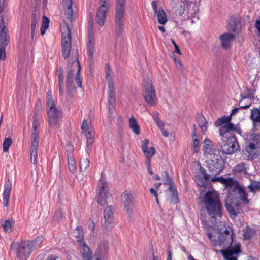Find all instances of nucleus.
Segmentation results:
<instances>
[{
    "instance_id": "79ce46f5",
    "label": "nucleus",
    "mask_w": 260,
    "mask_h": 260,
    "mask_svg": "<svg viewBox=\"0 0 260 260\" xmlns=\"http://www.w3.org/2000/svg\"><path fill=\"white\" fill-rule=\"evenodd\" d=\"M233 172L235 174L244 173L245 172V164L241 162L236 165L233 169Z\"/></svg>"
},
{
    "instance_id": "4d7b16f0",
    "label": "nucleus",
    "mask_w": 260,
    "mask_h": 260,
    "mask_svg": "<svg viewBox=\"0 0 260 260\" xmlns=\"http://www.w3.org/2000/svg\"><path fill=\"white\" fill-rule=\"evenodd\" d=\"M146 165L147 166V169L148 170V172L150 174L152 175L153 172L151 169V161H146Z\"/></svg>"
},
{
    "instance_id": "a211bd4d",
    "label": "nucleus",
    "mask_w": 260,
    "mask_h": 260,
    "mask_svg": "<svg viewBox=\"0 0 260 260\" xmlns=\"http://www.w3.org/2000/svg\"><path fill=\"white\" fill-rule=\"evenodd\" d=\"M133 196L131 193H123L121 195V201L124 205V210L131 216L133 214L134 206Z\"/></svg>"
},
{
    "instance_id": "58836bf2",
    "label": "nucleus",
    "mask_w": 260,
    "mask_h": 260,
    "mask_svg": "<svg viewBox=\"0 0 260 260\" xmlns=\"http://www.w3.org/2000/svg\"><path fill=\"white\" fill-rule=\"evenodd\" d=\"M13 225V220L10 219L6 220L2 223V226L4 231L6 232L9 233L12 232Z\"/></svg>"
},
{
    "instance_id": "4be33fe9",
    "label": "nucleus",
    "mask_w": 260,
    "mask_h": 260,
    "mask_svg": "<svg viewBox=\"0 0 260 260\" xmlns=\"http://www.w3.org/2000/svg\"><path fill=\"white\" fill-rule=\"evenodd\" d=\"M204 153L207 158L217 154L216 150L213 148V144L210 139L208 138L205 139L204 141Z\"/></svg>"
},
{
    "instance_id": "bf43d9fd",
    "label": "nucleus",
    "mask_w": 260,
    "mask_h": 260,
    "mask_svg": "<svg viewBox=\"0 0 260 260\" xmlns=\"http://www.w3.org/2000/svg\"><path fill=\"white\" fill-rule=\"evenodd\" d=\"M255 26L260 34V19L256 20L255 24Z\"/></svg>"
},
{
    "instance_id": "680f3d73",
    "label": "nucleus",
    "mask_w": 260,
    "mask_h": 260,
    "mask_svg": "<svg viewBox=\"0 0 260 260\" xmlns=\"http://www.w3.org/2000/svg\"><path fill=\"white\" fill-rule=\"evenodd\" d=\"M4 2V0H0V13H2L5 9Z\"/></svg>"
},
{
    "instance_id": "20e7f679",
    "label": "nucleus",
    "mask_w": 260,
    "mask_h": 260,
    "mask_svg": "<svg viewBox=\"0 0 260 260\" xmlns=\"http://www.w3.org/2000/svg\"><path fill=\"white\" fill-rule=\"evenodd\" d=\"M201 202L209 215L214 218L221 217L222 204L217 191L215 190L208 191L202 197Z\"/></svg>"
},
{
    "instance_id": "ea45409f",
    "label": "nucleus",
    "mask_w": 260,
    "mask_h": 260,
    "mask_svg": "<svg viewBox=\"0 0 260 260\" xmlns=\"http://www.w3.org/2000/svg\"><path fill=\"white\" fill-rule=\"evenodd\" d=\"M145 156H146V161H151V159L155 153V149L153 147H151L149 148V149L146 150V151L143 152Z\"/></svg>"
},
{
    "instance_id": "423d86ee",
    "label": "nucleus",
    "mask_w": 260,
    "mask_h": 260,
    "mask_svg": "<svg viewBox=\"0 0 260 260\" xmlns=\"http://www.w3.org/2000/svg\"><path fill=\"white\" fill-rule=\"evenodd\" d=\"M77 68V71L72 69L69 71L67 77V89L69 95L72 96L76 92L77 87L82 88V83L80 77V64L77 56L74 62Z\"/></svg>"
},
{
    "instance_id": "393cba45",
    "label": "nucleus",
    "mask_w": 260,
    "mask_h": 260,
    "mask_svg": "<svg viewBox=\"0 0 260 260\" xmlns=\"http://www.w3.org/2000/svg\"><path fill=\"white\" fill-rule=\"evenodd\" d=\"M260 148V141L257 138H254L253 142L250 143L249 145L246 148V152L248 153L247 159H250L254 157V151L257 149Z\"/></svg>"
},
{
    "instance_id": "864d4df0",
    "label": "nucleus",
    "mask_w": 260,
    "mask_h": 260,
    "mask_svg": "<svg viewBox=\"0 0 260 260\" xmlns=\"http://www.w3.org/2000/svg\"><path fill=\"white\" fill-rule=\"evenodd\" d=\"M149 143V141L148 139H145L142 143V148L143 152L146 151L147 149H149L148 147V145Z\"/></svg>"
},
{
    "instance_id": "412c9836",
    "label": "nucleus",
    "mask_w": 260,
    "mask_h": 260,
    "mask_svg": "<svg viewBox=\"0 0 260 260\" xmlns=\"http://www.w3.org/2000/svg\"><path fill=\"white\" fill-rule=\"evenodd\" d=\"M78 248L82 258L83 260L92 259V252L86 242L79 245Z\"/></svg>"
},
{
    "instance_id": "774afa93",
    "label": "nucleus",
    "mask_w": 260,
    "mask_h": 260,
    "mask_svg": "<svg viewBox=\"0 0 260 260\" xmlns=\"http://www.w3.org/2000/svg\"><path fill=\"white\" fill-rule=\"evenodd\" d=\"M157 126L159 127L160 129H162L164 127V123L162 121H160L159 122L156 123Z\"/></svg>"
},
{
    "instance_id": "e433bc0d",
    "label": "nucleus",
    "mask_w": 260,
    "mask_h": 260,
    "mask_svg": "<svg viewBox=\"0 0 260 260\" xmlns=\"http://www.w3.org/2000/svg\"><path fill=\"white\" fill-rule=\"evenodd\" d=\"M241 96L242 98L240 101V103L242 104L243 102H244L245 100H249L253 97V91L250 89H246L241 94Z\"/></svg>"
},
{
    "instance_id": "0e129e2a",
    "label": "nucleus",
    "mask_w": 260,
    "mask_h": 260,
    "mask_svg": "<svg viewBox=\"0 0 260 260\" xmlns=\"http://www.w3.org/2000/svg\"><path fill=\"white\" fill-rule=\"evenodd\" d=\"M167 260H172V253L169 249L168 251V257Z\"/></svg>"
},
{
    "instance_id": "13d9d810",
    "label": "nucleus",
    "mask_w": 260,
    "mask_h": 260,
    "mask_svg": "<svg viewBox=\"0 0 260 260\" xmlns=\"http://www.w3.org/2000/svg\"><path fill=\"white\" fill-rule=\"evenodd\" d=\"M88 228L92 231L94 230L95 229V224L94 222L92 220H89L88 223Z\"/></svg>"
},
{
    "instance_id": "39448f33",
    "label": "nucleus",
    "mask_w": 260,
    "mask_h": 260,
    "mask_svg": "<svg viewBox=\"0 0 260 260\" xmlns=\"http://www.w3.org/2000/svg\"><path fill=\"white\" fill-rule=\"evenodd\" d=\"M40 244L39 240L24 241L20 243L12 242L11 248L15 251L20 260H27L32 251Z\"/></svg>"
},
{
    "instance_id": "1a4fd4ad",
    "label": "nucleus",
    "mask_w": 260,
    "mask_h": 260,
    "mask_svg": "<svg viewBox=\"0 0 260 260\" xmlns=\"http://www.w3.org/2000/svg\"><path fill=\"white\" fill-rule=\"evenodd\" d=\"M143 96L146 102L150 106L156 103L155 90L150 78L147 77L142 84Z\"/></svg>"
},
{
    "instance_id": "5fc2aeb1",
    "label": "nucleus",
    "mask_w": 260,
    "mask_h": 260,
    "mask_svg": "<svg viewBox=\"0 0 260 260\" xmlns=\"http://www.w3.org/2000/svg\"><path fill=\"white\" fill-rule=\"evenodd\" d=\"M175 63L177 69H178L180 71L183 70L184 66L180 60L175 59Z\"/></svg>"
},
{
    "instance_id": "4c0bfd02",
    "label": "nucleus",
    "mask_w": 260,
    "mask_h": 260,
    "mask_svg": "<svg viewBox=\"0 0 260 260\" xmlns=\"http://www.w3.org/2000/svg\"><path fill=\"white\" fill-rule=\"evenodd\" d=\"M49 24V19L45 15H44L42 18V26L41 27V34L44 35L45 33L46 30L48 28Z\"/></svg>"
},
{
    "instance_id": "3c124183",
    "label": "nucleus",
    "mask_w": 260,
    "mask_h": 260,
    "mask_svg": "<svg viewBox=\"0 0 260 260\" xmlns=\"http://www.w3.org/2000/svg\"><path fill=\"white\" fill-rule=\"evenodd\" d=\"M251 105V102H249L247 105H241L239 108H234L233 110H232V111L231 113V115H235V114H236L239 109H247L248 108H249Z\"/></svg>"
},
{
    "instance_id": "c85d7f7f",
    "label": "nucleus",
    "mask_w": 260,
    "mask_h": 260,
    "mask_svg": "<svg viewBox=\"0 0 260 260\" xmlns=\"http://www.w3.org/2000/svg\"><path fill=\"white\" fill-rule=\"evenodd\" d=\"M38 142L32 141L30 148V161L35 165L37 162Z\"/></svg>"
},
{
    "instance_id": "603ef678",
    "label": "nucleus",
    "mask_w": 260,
    "mask_h": 260,
    "mask_svg": "<svg viewBox=\"0 0 260 260\" xmlns=\"http://www.w3.org/2000/svg\"><path fill=\"white\" fill-rule=\"evenodd\" d=\"M253 230L250 227H247L244 231L243 237L245 239H249L251 238Z\"/></svg>"
},
{
    "instance_id": "a19ab883",
    "label": "nucleus",
    "mask_w": 260,
    "mask_h": 260,
    "mask_svg": "<svg viewBox=\"0 0 260 260\" xmlns=\"http://www.w3.org/2000/svg\"><path fill=\"white\" fill-rule=\"evenodd\" d=\"M108 248V242L107 241H104L103 243H101L98 247V252L99 254L102 256L106 254Z\"/></svg>"
},
{
    "instance_id": "0eeeda50",
    "label": "nucleus",
    "mask_w": 260,
    "mask_h": 260,
    "mask_svg": "<svg viewBox=\"0 0 260 260\" xmlns=\"http://www.w3.org/2000/svg\"><path fill=\"white\" fill-rule=\"evenodd\" d=\"M125 0H116L115 14V32L121 36L124 32L125 25Z\"/></svg>"
},
{
    "instance_id": "9b49d317",
    "label": "nucleus",
    "mask_w": 260,
    "mask_h": 260,
    "mask_svg": "<svg viewBox=\"0 0 260 260\" xmlns=\"http://www.w3.org/2000/svg\"><path fill=\"white\" fill-rule=\"evenodd\" d=\"M46 109L50 127L57 128L62 121V112L58 110L55 105L47 107Z\"/></svg>"
},
{
    "instance_id": "7c9ffc66",
    "label": "nucleus",
    "mask_w": 260,
    "mask_h": 260,
    "mask_svg": "<svg viewBox=\"0 0 260 260\" xmlns=\"http://www.w3.org/2000/svg\"><path fill=\"white\" fill-rule=\"evenodd\" d=\"M197 118L198 125L200 127L202 132L205 133L208 128L206 119L201 114H198Z\"/></svg>"
},
{
    "instance_id": "052dcab7",
    "label": "nucleus",
    "mask_w": 260,
    "mask_h": 260,
    "mask_svg": "<svg viewBox=\"0 0 260 260\" xmlns=\"http://www.w3.org/2000/svg\"><path fill=\"white\" fill-rule=\"evenodd\" d=\"M37 128H36V129L34 128V132L32 133L34 140L32 141H37V138L38 137V132L37 131Z\"/></svg>"
},
{
    "instance_id": "a18cd8bd",
    "label": "nucleus",
    "mask_w": 260,
    "mask_h": 260,
    "mask_svg": "<svg viewBox=\"0 0 260 260\" xmlns=\"http://www.w3.org/2000/svg\"><path fill=\"white\" fill-rule=\"evenodd\" d=\"M12 143V139L10 138H6L3 144V150L4 152H8L9 148Z\"/></svg>"
},
{
    "instance_id": "b1692460",
    "label": "nucleus",
    "mask_w": 260,
    "mask_h": 260,
    "mask_svg": "<svg viewBox=\"0 0 260 260\" xmlns=\"http://www.w3.org/2000/svg\"><path fill=\"white\" fill-rule=\"evenodd\" d=\"M67 147V157L69 169L72 173H74L76 172L77 168L75 160L73 154V149L72 146H68Z\"/></svg>"
},
{
    "instance_id": "2f4dec72",
    "label": "nucleus",
    "mask_w": 260,
    "mask_h": 260,
    "mask_svg": "<svg viewBox=\"0 0 260 260\" xmlns=\"http://www.w3.org/2000/svg\"><path fill=\"white\" fill-rule=\"evenodd\" d=\"M129 126L135 134L139 135L140 134V127L133 116H131L129 119Z\"/></svg>"
},
{
    "instance_id": "37998d69",
    "label": "nucleus",
    "mask_w": 260,
    "mask_h": 260,
    "mask_svg": "<svg viewBox=\"0 0 260 260\" xmlns=\"http://www.w3.org/2000/svg\"><path fill=\"white\" fill-rule=\"evenodd\" d=\"M192 139H193V144H192V147H193V151L194 153H197L198 152V148L199 147V139H198V136L197 134L196 133H193L192 134Z\"/></svg>"
},
{
    "instance_id": "9d476101",
    "label": "nucleus",
    "mask_w": 260,
    "mask_h": 260,
    "mask_svg": "<svg viewBox=\"0 0 260 260\" xmlns=\"http://www.w3.org/2000/svg\"><path fill=\"white\" fill-rule=\"evenodd\" d=\"M207 162L209 172L214 176L222 172L225 165L223 158L219 154L207 158Z\"/></svg>"
},
{
    "instance_id": "8fccbe9b",
    "label": "nucleus",
    "mask_w": 260,
    "mask_h": 260,
    "mask_svg": "<svg viewBox=\"0 0 260 260\" xmlns=\"http://www.w3.org/2000/svg\"><path fill=\"white\" fill-rule=\"evenodd\" d=\"M47 107L55 105L52 98V92L49 90L47 93Z\"/></svg>"
},
{
    "instance_id": "72a5a7b5",
    "label": "nucleus",
    "mask_w": 260,
    "mask_h": 260,
    "mask_svg": "<svg viewBox=\"0 0 260 260\" xmlns=\"http://www.w3.org/2000/svg\"><path fill=\"white\" fill-rule=\"evenodd\" d=\"M231 120V116H224L222 117L218 118L216 120V121L215 122L214 124H215V126H216V127L220 126V128L221 126H222L225 124L231 123L230 122Z\"/></svg>"
},
{
    "instance_id": "ddd939ff",
    "label": "nucleus",
    "mask_w": 260,
    "mask_h": 260,
    "mask_svg": "<svg viewBox=\"0 0 260 260\" xmlns=\"http://www.w3.org/2000/svg\"><path fill=\"white\" fill-rule=\"evenodd\" d=\"M82 133L86 138V149L87 152L89 154L91 150L92 145L95 135L94 129L90 121L84 119L81 125Z\"/></svg>"
},
{
    "instance_id": "09e8293b",
    "label": "nucleus",
    "mask_w": 260,
    "mask_h": 260,
    "mask_svg": "<svg viewBox=\"0 0 260 260\" xmlns=\"http://www.w3.org/2000/svg\"><path fill=\"white\" fill-rule=\"evenodd\" d=\"M57 76L58 79V87L59 88V95L62 96L63 94V91L61 89V83L63 82V76L61 72H58Z\"/></svg>"
},
{
    "instance_id": "bb28decb",
    "label": "nucleus",
    "mask_w": 260,
    "mask_h": 260,
    "mask_svg": "<svg viewBox=\"0 0 260 260\" xmlns=\"http://www.w3.org/2000/svg\"><path fill=\"white\" fill-rule=\"evenodd\" d=\"M175 13L179 16L185 14L186 2L182 0H174V3L172 4Z\"/></svg>"
},
{
    "instance_id": "473e14b6",
    "label": "nucleus",
    "mask_w": 260,
    "mask_h": 260,
    "mask_svg": "<svg viewBox=\"0 0 260 260\" xmlns=\"http://www.w3.org/2000/svg\"><path fill=\"white\" fill-rule=\"evenodd\" d=\"M75 237L77 238V241L78 245L82 244V243H85L83 240L84 235L83 232V228L81 226H78L75 231Z\"/></svg>"
},
{
    "instance_id": "f257e3e1",
    "label": "nucleus",
    "mask_w": 260,
    "mask_h": 260,
    "mask_svg": "<svg viewBox=\"0 0 260 260\" xmlns=\"http://www.w3.org/2000/svg\"><path fill=\"white\" fill-rule=\"evenodd\" d=\"M200 171L203 177L197 176L196 177V182L199 186L205 187L208 181L218 182L223 184L225 188L228 189L225 206L231 217L235 218L237 215L235 208L238 213L248 210L247 205L250 203V200L248 198V195L246 191V188L240 184L235 178H225L222 176L211 177L212 175L208 174L206 170L203 168H201Z\"/></svg>"
},
{
    "instance_id": "4468645a",
    "label": "nucleus",
    "mask_w": 260,
    "mask_h": 260,
    "mask_svg": "<svg viewBox=\"0 0 260 260\" xmlns=\"http://www.w3.org/2000/svg\"><path fill=\"white\" fill-rule=\"evenodd\" d=\"M62 33V54L64 58L68 57L71 50V34L69 25L66 23L61 27Z\"/></svg>"
},
{
    "instance_id": "c756f323",
    "label": "nucleus",
    "mask_w": 260,
    "mask_h": 260,
    "mask_svg": "<svg viewBox=\"0 0 260 260\" xmlns=\"http://www.w3.org/2000/svg\"><path fill=\"white\" fill-rule=\"evenodd\" d=\"M9 39L8 30L4 26L3 27L0 32L1 46L2 48H5L7 46L9 43Z\"/></svg>"
},
{
    "instance_id": "5701e85b",
    "label": "nucleus",
    "mask_w": 260,
    "mask_h": 260,
    "mask_svg": "<svg viewBox=\"0 0 260 260\" xmlns=\"http://www.w3.org/2000/svg\"><path fill=\"white\" fill-rule=\"evenodd\" d=\"M72 5L73 0H63L65 15L67 19L70 22H71L74 19Z\"/></svg>"
},
{
    "instance_id": "f704fd0d",
    "label": "nucleus",
    "mask_w": 260,
    "mask_h": 260,
    "mask_svg": "<svg viewBox=\"0 0 260 260\" xmlns=\"http://www.w3.org/2000/svg\"><path fill=\"white\" fill-rule=\"evenodd\" d=\"M250 117L254 124L260 123V110L258 108L251 109Z\"/></svg>"
},
{
    "instance_id": "a878e982",
    "label": "nucleus",
    "mask_w": 260,
    "mask_h": 260,
    "mask_svg": "<svg viewBox=\"0 0 260 260\" xmlns=\"http://www.w3.org/2000/svg\"><path fill=\"white\" fill-rule=\"evenodd\" d=\"M221 45L224 49H227L231 46V43L235 39V36L232 33H225L220 37Z\"/></svg>"
},
{
    "instance_id": "6e6d98bb",
    "label": "nucleus",
    "mask_w": 260,
    "mask_h": 260,
    "mask_svg": "<svg viewBox=\"0 0 260 260\" xmlns=\"http://www.w3.org/2000/svg\"><path fill=\"white\" fill-rule=\"evenodd\" d=\"M5 48H2L1 46L0 47V60H4L6 58V53L5 51Z\"/></svg>"
},
{
    "instance_id": "49530a36",
    "label": "nucleus",
    "mask_w": 260,
    "mask_h": 260,
    "mask_svg": "<svg viewBox=\"0 0 260 260\" xmlns=\"http://www.w3.org/2000/svg\"><path fill=\"white\" fill-rule=\"evenodd\" d=\"M31 36L32 39L34 38L35 34L36 26L37 23L36 19V14H34L31 18Z\"/></svg>"
},
{
    "instance_id": "f8f14e48",
    "label": "nucleus",
    "mask_w": 260,
    "mask_h": 260,
    "mask_svg": "<svg viewBox=\"0 0 260 260\" xmlns=\"http://www.w3.org/2000/svg\"><path fill=\"white\" fill-rule=\"evenodd\" d=\"M97 192V202L101 206L106 205L107 199L110 196L109 187L105 178L102 175L98 184Z\"/></svg>"
},
{
    "instance_id": "de8ad7c7",
    "label": "nucleus",
    "mask_w": 260,
    "mask_h": 260,
    "mask_svg": "<svg viewBox=\"0 0 260 260\" xmlns=\"http://www.w3.org/2000/svg\"><path fill=\"white\" fill-rule=\"evenodd\" d=\"M90 161L87 158L82 159L80 162V168L81 170H85L89 166Z\"/></svg>"
},
{
    "instance_id": "2eb2a0df",
    "label": "nucleus",
    "mask_w": 260,
    "mask_h": 260,
    "mask_svg": "<svg viewBox=\"0 0 260 260\" xmlns=\"http://www.w3.org/2000/svg\"><path fill=\"white\" fill-rule=\"evenodd\" d=\"M101 5L99 7L96 15L95 20L96 23L100 26H103L105 23L106 12L108 9L107 0H100Z\"/></svg>"
},
{
    "instance_id": "69168bd1",
    "label": "nucleus",
    "mask_w": 260,
    "mask_h": 260,
    "mask_svg": "<svg viewBox=\"0 0 260 260\" xmlns=\"http://www.w3.org/2000/svg\"><path fill=\"white\" fill-rule=\"evenodd\" d=\"M174 47H175L174 52L176 53H178L179 55H181V51H180V50L178 45H175V46Z\"/></svg>"
},
{
    "instance_id": "cd10ccee",
    "label": "nucleus",
    "mask_w": 260,
    "mask_h": 260,
    "mask_svg": "<svg viewBox=\"0 0 260 260\" xmlns=\"http://www.w3.org/2000/svg\"><path fill=\"white\" fill-rule=\"evenodd\" d=\"M4 191L3 193V205L5 207H7L9 204L10 192L11 189V184L9 181L6 182L4 185Z\"/></svg>"
},
{
    "instance_id": "f03ea898",
    "label": "nucleus",
    "mask_w": 260,
    "mask_h": 260,
    "mask_svg": "<svg viewBox=\"0 0 260 260\" xmlns=\"http://www.w3.org/2000/svg\"><path fill=\"white\" fill-rule=\"evenodd\" d=\"M220 226L222 227L219 229L220 235L217 240L213 238L210 232L207 233V236L212 244L215 246L225 247L229 245L225 249L221 250L225 260H237V255L241 252V246L239 243H234V232L230 226L224 222H221Z\"/></svg>"
},
{
    "instance_id": "6e6552de",
    "label": "nucleus",
    "mask_w": 260,
    "mask_h": 260,
    "mask_svg": "<svg viewBox=\"0 0 260 260\" xmlns=\"http://www.w3.org/2000/svg\"><path fill=\"white\" fill-rule=\"evenodd\" d=\"M105 72L106 78L108 83V106L109 108V113L110 116L113 112V106L115 102V88L114 85V81L113 79L112 72L110 69L109 64H105Z\"/></svg>"
},
{
    "instance_id": "338daca9",
    "label": "nucleus",
    "mask_w": 260,
    "mask_h": 260,
    "mask_svg": "<svg viewBox=\"0 0 260 260\" xmlns=\"http://www.w3.org/2000/svg\"><path fill=\"white\" fill-rule=\"evenodd\" d=\"M153 120L159 117V114L157 111L153 112L152 114Z\"/></svg>"
},
{
    "instance_id": "aec40b11",
    "label": "nucleus",
    "mask_w": 260,
    "mask_h": 260,
    "mask_svg": "<svg viewBox=\"0 0 260 260\" xmlns=\"http://www.w3.org/2000/svg\"><path fill=\"white\" fill-rule=\"evenodd\" d=\"M113 212V209L111 206L107 207L104 210V217L105 222L104 226L107 230H109L112 227Z\"/></svg>"
},
{
    "instance_id": "6ab92c4d",
    "label": "nucleus",
    "mask_w": 260,
    "mask_h": 260,
    "mask_svg": "<svg viewBox=\"0 0 260 260\" xmlns=\"http://www.w3.org/2000/svg\"><path fill=\"white\" fill-rule=\"evenodd\" d=\"M198 12V6L196 3L190 1L186 2L185 14L187 19L195 18Z\"/></svg>"
},
{
    "instance_id": "f3484780",
    "label": "nucleus",
    "mask_w": 260,
    "mask_h": 260,
    "mask_svg": "<svg viewBox=\"0 0 260 260\" xmlns=\"http://www.w3.org/2000/svg\"><path fill=\"white\" fill-rule=\"evenodd\" d=\"M152 8L154 12V17L159 23L164 25L168 21L167 15L161 7L158 8L156 2L154 1L151 3Z\"/></svg>"
},
{
    "instance_id": "dca6fc26",
    "label": "nucleus",
    "mask_w": 260,
    "mask_h": 260,
    "mask_svg": "<svg viewBox=\"0 0 260 260\" xmlns=\"http://www.w3.org/2000/svg\"><path fill=\"white\" fill-rule=\"evenodd\" d=\"M89 25H90V28L88 30V44L87 46V50L89 60L91 62L93 59V54L95 50V42L92 21L89 22Z\"/></svg>"
},
{
    "instance_id": "c03bdc74",
    "label": "nucleus",
    "mask_w": 260,
    "mask_h": 260,
    "mask_svg": "<svg viewBox=\"0 0 260 260\" xmlns=\"http://www.w3.org/2000/svg\"><path fill=\"white\" fill-rule=\"evenodd\" d=\"M40 118V113L39 111H36L34 115V121L32 124L33 128H37L39 125V119Z\"/></svg>"
},
{
    "instance_id": "7ed1b4c3",
    "label": "nucleus",
    "mask_w": 260,
    "mask_h": 260,
    "mask_svg": "<svg viewBox=\"0 0 260 260\" xmlns=\"http://www.w3.org/2000/svg\"><path fill=\"white\" fill-rule=\"evenodd\" d=\"M234 129V125L233 123L225 124L219 128V135L221 140V150L223 154L234 153L239 148L236 138L230 133L231 131Z\"/></svg>"
},
{
    "instance_id": "e2e57ef3",
    "label": "nucleus",
    "mask_w": 260,
    "mask_h": 260,
    "mask_svg": "<svg viewBox=\"0 0 260 260\" xmlns=\"http://www.w3.org/2000/svg\"><path fill=\"white\" fill-rule=\"evenodd\" d=\"M150 191L152 194L154 196V197L158 196L157 190H155L154 188H151L150 189Z\"/></svg>"
},
{
    "instance_id": "c9c22d12",
    "label": "nucleus",
    "mask_w": 260,
    "mask_h": 260,
    "mask_svg": "<svg viewBox=\"0 0 260 260\" xmlns=\"http://www.w3.org/2000/svg\"><path fill=\"white\" fill-rule=\"evenodd\" d=\"M247 187L251 192L255 194L256 191L260 190V182L251 180L250 184Z\"/></svg>"
}]
</instances>
